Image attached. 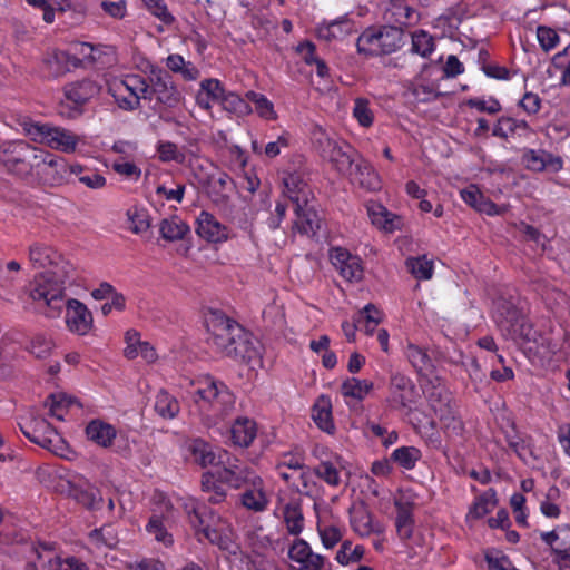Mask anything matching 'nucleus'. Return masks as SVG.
Wrapping results in <instances>:
<instances>
[{
  "mask_svg": "<svg viewBox=\"0 0 570 570\" xmlns=\"http://www.w3.org/2000/svg\"><path fill=\"white\" fill-rule=\"evenodd\" d=\"M29 261L33 268L43 272L30 283L28 297L46 317H59L63 309L66 283L73 272L72 265L55 248L42 243L30 245Z\"/></svg>",
  "mask_w": 570,
  "mask_h": 570,
  "instance_id": "1",
  "label": "nucleus"
},
{
  "mask_svg": "<svg viewBox=\"0 0 570 570\" xmlns=\"http://www.w3.org/2000/svg\"><path fill=\"white\" fill-rule=\"evenodd\" d=\"M191 385L194 402L207 426L219 424L234 412L235 395L224 382L207 375Z\"/></svg>",
  "mask_w": 570,
  "mask_h": 570,
  "instance_id": "2",
  "label": "nucleus"
},
{
  "mask_svg": "<svg viewBox=\"0 0 570 570\" xmlns=\"http://www.w3.org/2000/svg\"><path fill=\"white\" fill-rule=\"evenodd\" d=\"M43 151L24 140L6 141L0 145V163L8 174L31 185Z\"/></svg>",
  "mask_w": 570,
  "mask_h": 570,
  "instance_id": "3",
  "label": "nucleus"
},
{
  "mask_svg": "<svg viewBox=\"0 0 570 570\" xmlns=\"http://www.w3.org/2000/svg\"><path fill=\"white\" fill-rule=\"evenodd\" d=\"M185 511L189 523L205 539L220 548H226L229 540V525L214 511L204 504L189 500L185 503Z\"/></svg>",
  "mask_w": 570,
  "mask_h": 570,
  "instance_id": "4",
  "label": "nucleus"
},
{
  "mask_svg": "<svg viewBox=\"0 0 570 570\" xmlns=\"http://www.w3.org/2000/svg\"><path fill=\"white\" fill-rule=\"evenodd\" d=\"M21 126L24 135L31 140L61 153H73L80 141L79 136L62 127L33 122L29 119H24Z\"/></svg>",
  "mask_w": 570,
  "mask_h": 570,
  "instance_id": "5",
  "label": "nucleus"
},
{
  "mask_svg": "<svg viewBox=\"0 0 570 570\" xmlns=\"http://www.w3.org/2000/svg\"><path fill=\"white\" fill-rule=\"evenodd\" d=\"M403 43V31L392 26L371 27L357 38L356 47L361 55L381 56L397 51Z\"/></svg>",
  "mask_w": 570,
  "mask_h": 570,
  "instance_id": "6",
  "label": "nucleus"
},
{
  "mask_svg": "<svg viewBox=\"0 0 570 570\" xmlns=\"http://www.w3.org/2000/svg\"><path fill=\"white\" fill-rule=\"evenodd\" d=\"M312 139L321 157L341 174H346L360 156L347 142L336 139L322 128L314 129Z\"/></svg>",
  "mask_w": 570,
  "mask_h": 570,
  "instance_id": "7",
  "label": "nucleus"
},
{
  "mask_svg": "<svg viewBox=\"0 0 570 570\" xmlns=\"http://www.w3.org/2000/svg\"><path fill=\"white\" fill-rule=\"evenodd\" d=\"M108 92L119 109L129 112L140 108L141 99L150 100V85L139 75L115 79L109 83Z\"/></svg>",
  "mask_w": 570,
  "mask_h": 570,
  "instance_id": "8",
  "label": "nucleus"
},
{
  "mask_svg": "<svg viewBox=\"0 0 570 570\" xmlns=\"http://www.w3.org/2000/svg\"><path fill=\"white\" fill-rule=\"evenodd\" d=\"M19 425L23 435L41 448L56 454H60L65 449L66 443L61 435L40 415L31 412L30 417Z\"/></svg>",
  "mask_w": 570,
  "mask_h": 570,
  "instance_id": "9",
  "label": "nucleus"
},
{
  "mask_svg": "<svg viewBox=\"0 0 570 570\" xmlns=\"http://www.w3.org/2000/svg\"><path fill=\"white\" fill-rule=\"evenodd\" d=\"M208 331L207 343L217 353L226 356L235 337L242 334V326L220 312H212L206 318Z\"/></svg>",
  "mask_w": 570,
  "mask_h": 570,
  "instance_id": "10",
  "label": "nucleus"
},
{
  "mask_svg": "<svg viewBox=\"0 0 570 570\" xmlns=\"http://www.w3.org/2000/svg\"><path fill=\"white\" fill-rule=\"evenodd\" d=\"M70 176V166L61 157L45 150L31 185L60 186Z\"/></svg>",
  "mask_w": 570,
  "mask_h": 570,
  "instance_id": "11",
  "label": "nucleus"
},
{
  "mask_svg": "<svg viewBox=\"0 0 570 570\" xmlns=\"http://www.w3.org/2000/svg\"><path fill=\"white\" fill-rule=\"evenodd\" d=\"M222 469L218 471L220 482L228 484L234 489H242L258 476L247 465L242 464L240 460L226 451V455L220 460Z\"/></svg>",
  "mask_w": 570,
  "mask_h": 570,
  "instance_id": "12",
  "label": "nucleus"
},
{
  "mask_svg": "<svg viewBox=\"0 0 570 570\" xmlns=\"http://www.w3.org/2000/svg\"><path fill=\"white\" fill-rule=\"evenodd\" d=\"M287 554L295 570H323L326 563V558L314 552L304 539H295Z\"/></svg>",
  "mask_w": 570,
  "mask_h": 570,
  "instance_id": "13",
  "label": "nucleus"
},
{
  "mask_svg": "<svg viewBox=\"0 0 570 570\" xmlns=\"http://www.w3.org/2000/svg\"><path fill=\"white\" fill-rule=\"evenodd\" d=\"M384 20L402 27L417 23L421 14L416 7V0H389L384 9Z\"/></svg>",
  "mask_w": 570,
  "mask_h": 570,
  "instance_id": "14",
  "label": "nucleus"
},
{
  "mask_svg": "<svg viewBox=\"0 0 570 570\" xmlns=\"http://www.w3.org/2000/svg\"><path fill=\"white\" fill-rule=\"evenodd\" d=\"M330 258L340 273V275L348 282H358L363 277L362 261L358 256L352 255L342 247H335L330 253Z\"/></svg>",
  "mask_w": 570,
  "mask_h": 570,
  "instance_id": "15",
  "label": "nucleus"
},
{
  "mask_svg": "<svg viewBox=\"0 0 570 570\" xmlns=\"http://www.w3.org/2000/svg\"><path fill=\"white\" fill-rule=\"evenodd\" d=\"M66 301V297L63 298ZM66 306V325L68 330L78 335H86L92 327V315L85 304L78 299L63 302Z\"/></svg>",
  "mask_w": 570,
  "mask_h": 570,
  "instance_id": "16",
  "label": "nucleus"
},
{
  "mask_svg": "<svg viewBox=\"0 0 570 570\" xmlns=\"http://www.w3.org/2000/svg\"><path fill=\"white\" fill-rule=\"evenodd\" d=\"M350 524L353 531L362 538L381 534L384 527L376 521L364 503H354L348 510Z\"/></svg>",
  "mask_w": 570,
  "mask_h": 570,
  "instance_id": "17",
  "label": "nucleus"
},
{
  "mask_svg": "<svg viewBox=\"0 0 570 570\" xmlns=\"http://www.w3.org/2000/svg\"><path fill=\"white\" fill-rule=\"evenodd\" d=\"M186 450L193 462L202 468L219 465L220 460L226 455V450L214 446L199 438L189 440L186 443Z\"/></svg>",
  "mask_w": 570,
  "mask_h": 570,
  "instance_id": "18",
  "label": "nucleus"
},
{
  "mask_svg": "<svg viewBox=\"0 0 570 570\" xmlns=\"http://www.w3.org/2000/svg\"><path fill=\"white\" fill-rule=\"evenodd\" d=\"M284 194L294 204L302 206L312 203L313 193L305 180L304 173L285 171L282 177Z\"/></svg>",
  "mask_w": 570,
  "mask_h": 570,
  "instance_id": "19",
  "label": "nucleus"
},
{
  "mask_svg": "<svg viewBox=\"0 0 570 570\" xmlns=\"http://www.w3.org/2000/svg\"><path fill=\"white\" fill-rule=\"evenodd\" d=\"M320 458V463L314 468V474L324 481L328 487L338 488L344 483L343 472L345 461L337 454H325Z\"/></svg>",
  "mask_w": 570,
  "mask_h": 570,
  "instance_id": "20",
  "label": "nucleus"
},
{
  "mask_svg": "<svg viewBox=\"0 0 570 570\" xmlns=\"http://www.w3.org/2000/svg\"><path fill=\"white\" fill-rule=\"evenodd\" d=\"M226 356L246 363L257 362L261 358V345L250 333L242 327V334L235 337Z\"/></svg>",
  "mask_w": 570,
  "mask_h": 570,
  "instance_id": "21",
  "label": "nucleus"
},
{
  "mask_svg": "<svg viewBox=\"0 0 570 570\" xmlns=\"http://www.w3.org/2000/svg\"><path fill=\"white\" fill-rule=\"evenodd\" d=\"M243 488L244 491L239 494L240 504L249 511L264 512L269 504V498L265 491L263 479L259 475L253 478Z\"/></svg>",
  "mask_w": 570,
  "mask_h": 570,
  "instance_id": "22",
  "label": "nucleus"
},
{
  "mask_svg": "<svg viewBox=\"0 0 570 570\" xmlns=\"http://www.w3.org/2000/svg\"><path fill=\"white\" fill-rule=\"evenodd\" d=\"M345 175H348L350 180L358 187L375 191L381 188V179L374 168L368 161L361 156H357L356 161Z\"/></svg>",
  "mask_w": 570,
  "mask_h": 570,
  "instance_id": "23",
  "label": "nucleus"
},
{
  "mask_svg": "<svg viewBox=\"0 0 570 570\" xmlns=\"http://www.w3.org/2000/svg\"><path fill=\"white\" fill-rule=\"evenodd\" d=\"M169 108L176 107L183 99L180 91L175 86L171 77L166 72H159L150 86V97Z\"/></svg>",
  "mask_w": 570,
  "mask_h": 570,
  "instance_id": "24",
  "label": "nucleus"
},
{
  "mask_svg": "<svg viewBox=\"0 0 570 570\" xmlns=\"http://www.w3.org/2000/svg\"><path fill=\"white\" fill-rule=\"evenodd\" d=\"M196 233L210 243H222L228 238V229L214 215L203 210L197 218Z\"/></svg>",
  "mask_w": 570,
  "mask_h": 570,
  "instance_id": "25",
  "label": "nucleus"
},
{
  "mask_svg": "<svg viewBox=\"0 0 570 570\" xmlns=\"http://www.w3.org/2000/svg\"><path fill=\"white\" fill-rule=\"evenodd\" d=\"M390 393V401L393 406L405 407L413 402L415 387L407 376L395 373L391 376Z\"/></svg>",
  "mask_w": 570,
  "mask_h": 570,
  "instance_id": "26",
  "label": "nucleus"
},
{
  "mask_svg": "<svg viewBox=\"0 0 570 570\" xmlns=\"http://www.w3.org/2000/svg\"><path fill=\"white\" fill-rule=\"evenodd\" d=\"M524 315L511 302L500 298L494 303V321L505 336Z\"/></svg>",
  "mask_w": 570,
  "mask_h": 570,
  "instance_id": "27",
  "label": "nucleus"
},
{
  "mask_svg": "<svg viewBox=\"0 0 570 570\" xmlns=\"http://www.w3.org/2000/svg\"><path fill=\"white\" fill-rule=\"evenodd\" d=\"M99 91L100 86L97 82L90 79H83L66 86L65 98L67 102L76 106H82L96 97Z\"/></svg>",
  "mask_w": 570,
  "mask_h": 570,
  "instance_id": "28",
  "label": "nucleus"
},
{
  "mask_svg": "<svg viewBox=\"0 0 570 570\" xmlns=\"http://www.w3.org/2000/svg\"><path fill=\"white\" fill-rule=\"evenodd\" d=\"M296 218L294 220V229L304 235H315L321 227V219L315 212L313 205L308 203L305 206L294 205Z\"/></svg>",
  "mask_w": 570,
  "mask_h": 570,
  "instance_id": "29",
  "label": "nucleus"
},
{
  "mask_svg": "<svg viewBox=\"0 0 570 570\" xmlns=\"http://www.w3.org/2000/svg\"><path fill=\"white\" fill-rule=\"evenodd\" d=\"M353 31L354 22L347 16H342L330 22H323L316 29L318 38L325 41L343 39Z\"/></svg>",
  "mask_w": 570,
  "mask_h": 570,
  "instance_id": "30",
  "label": "nucleus"
},
{
  "mask_svg": "<svg viewBox=\"0 0 570 570\" xmlns=\"http://www.w3.org/2000/svg\"><path fill=\"white\" fill-rule=\"evenodd\" d=\"M461 198L475 210L489 216L501 215L503 213V209L499 208L492 200L484 197L475 185H470L465 189H462Z\"/></svg>",
  "mask_w": 570,
  "mask_h": 570,
  "instance_id": "31",
  "label": "nucleus"
},
{
  "mask_svg": "<svg viewBox=\"0 0 570 570\" xmlns=\"http://www.w3.org/2000/svg\"><path fill=\"white\" fill-rule=\"evenodd\" d=\"M367 214L373 225L392 233L402 225V219L395 214L389 212L382 204L371 202L367 204Z\"/></svg>",
  "mask_w": 570,
  "mask_h": 570,
  "instance_id": "32",
  "label": "nucleus"
},
{
  "mask_svg": "<svg viewBox=\"0 0 570 570\" xmlns=\"http://www.w3.org/2000/svg\"><path fill=\"white\" fill-rule=\"evenodd\" d=\"M81 52L92 62L99 63L102 68H109L118 62L117 48L111 45H91L83 42Z\"/></svg>",
  "mask_w": 570,
  "mask_h": 570,
  "instance_id": "33",
  "label": "nucleus"
},
{
  "mask_svg": "<svg viewBox=\"0 0 570 570\" xmlns=\"http://www.w3.org/2000/svg\"><path fill=\"white\" fill-rule=\"evenodd\" d=\"M87 438L101 448H110L117 436L114 425L101 420H92L86 428Z\"/></svg>",
  "mask_w": 570,
  "mask_h": 570,
  "instance_id": "34",
  "label": "nucleus"
},
{
  "mask_svg": "<svg viewBox=\"0 0 570 570\" xmlns=\"http://www.w3.org/2000/svg\"><path fill=\"white\" fill-rule=\"evenodd\" d=\"M45 63L53 77H59L77 68L80 59L63 50H53L47 55Z\"/></svg>",
  "mask_w": 570,
  "mask_h": 570,
  "instance_id": "35",
  "label": "nucleus"
},
{
  "mask_svg": "<svg viewBox=\"0 0 570 570\" xmlns=\"http://www.w3.org/2000/svg\"><path fill=\"white\" fill-rule=\"evenodd\" d=\"M395 507L397 510L395 519L397 535L402 540H407L411 538L413 532V504L404 495H401L395 499Z\"/></svg>",
  "mask_w": 570,
  "mask_h": 570,
  "instance_id": "36",
  "label": "nucleus"
},
{
  "mask_svg": "<svg viewBox=\"0 0 570 570\" xmlns=\"http://www.w3.org/2000/svg\"><path fill=\"white\" fill-rule=\"evenodd\" d=\"M312 419L322 431L333 434L335 424L332 416V402L328 396L321 395L312 407Z\"/></svg>",
  "mask_w": 570,
  "mask_h": 570,
  "instance_id": "37",
  "label": "nucleus"
},
{
  "mask_svg": "<svg viewBox=\"0 0 570 570\" xmlns=\"http://www.w3.org/2000/svg\"><path fill=\"white\" fill-rule=\"evenodd\" d=\"M256 423L248 417H238L230 428V439L233 444L247 448L256 438Z\"/></svg>",
  "mask_w": 570,
  "mask_h": 570,
  "instance_id": "38",
  "label": "nucleus"
},
{
  "mask_svg": "<svg viewBox=\"0 0 570 570\" xmlns=\"http://www.w3.org/2000/svg\"><path fill=\"white\" fill-rule=\"evenodd\" d=\"M541 540L548 544L552 554H560L570 552V527L559 525L552 531L542 532L540 534Z\"/></svg>",
  "mask_w": 570,
  "mask_h": 570,
  "instance_id": "39",
  "label": "nucleus"
},
{
  "mask_svg": "<svg viewBox=\"0 0 570 570\" xmlns=\"http://www.w3.org/2000/svg\"><path fill=\"white\" fill-rule=\"evenodd\" d=\"M505 337L520 344L527 351V347H530V345L541 337V333L534 330L532 324L523 316L520 322L512 327V331L507 333Z\"/></svg>",
  "mask_w": 570,
  "mask_h": 570,
  "instance_id": "40",
  "label": "nucleus"
},
{
  "mask_svg": "<svg viewBox=\"0 0 570 570\" xmlns=\"http://www.w3.org/2000/svg\"><path fill=\"white\" fill-rule=\"evenodd\" d=\"M529 132H531V129L525 120L501 117L498 119L492 134L505 139L513 135L527 136Z\"/></svg>",
  "mask_w": 570,
  "mask_h": 570,
  "instance_id": "41",
  "label": "nucleus"
},
{
  "mask_svg": "<svg viewBox=\"0 0 570 570\" xmlns=\"http://www.w3.org/2000/svg\"><path fill=\"white\" fill-rule=\"evenodd\" d=\"M404 353L417 373L428 375L433 371V362L424 347L407 343Z\"/></svg>",
  "mask_w": 570,
  "mask_h": 570,
  "instance_id": "42",
  "label": "nucleus"
},
{
  "mask_svg": "<svg viewBox=\"0 0 570 570\" xmlns=\"http://www.w3.org/2000/svg\"><path fill=\"white\" fill-rule=\"evenodd\" d=\"M80 407V403L72 396L65 393L50 394L45 401V407L49 409V415L57 420H63L67 411L72 407Z\"/></svg>",
  "mask_w": 570,
  "mask_h": 570,
  "instance_id": "43",
  "label": "nucleus"
},
{
  "mask_svg": "<svg viewBox=\"0 0 570 570\" xmlns=\"http://www.w3.org/2000/svg\"><path fill=\"white\" fill-rule=\"evenodd\" d=\"M559 342L549 333H541L535 343L527 347V352L537 356L541 362L551 361L559 351Z\"/></svg>",
  "mask_w": 570,
  "mask_h": 570,
  "instance_id": "44",
  "label": "nucleus"
},
{
  "mask_svg": "<svg viewBox=\"0 0 570 570\" xmlns=\"http://www.w3.org/2000/svg\"><path fill=\"white\" fill-rule=\"evenodd\" d=\"M373 390V382L357 377H347L341 384V394L344 399L364 400Z\"/></svg>",
  "mask_w": 570,
  "mask_h": 570,
  "instance_id": "45",
  "label": "nucleus"
},
{
  "mask_svg": "<svg viewBox=\"0 0 570 570\" xmlns=\"http://www.w3.org/2000/svg\"><path fill=\"white\" fill-rule=\"evenodd\" d=\"M189 230V226L178 216L163 219L159 226L161 237L169 242L183 239Z\"/></svg>",
  "mask_w": 570,
  "mask_h": 570,
  "instance_id": "46",
  "label": "nucleus"
},
{
  "mask_svg": "<svg viewBox=\"0 0 570 570\" xmlns=\"http://www.w3.org/2000/svg\"><path fill=\"white\" fill-rule=\"evenodd\" d=\"M283 520L287 532L292 535H298L304 529V515L298 502H288L283 508Z\"/></svg>",
  "mask_w": 570,
  "mask_h": 570,
  "instance_id": "47",
  "label": "nucleus"
},
{
  "mask_svg": "<svg viewBox=\"0 0 570 570\" xmlns=\"http://www.w3.org/2000/svg\"><path fill=\"white\" fill-rule=\"evenodd\" d=\"M497 493L493 489H489L480 494L466 514L468 519H481L490 513L497 505Z\"/></svg>",
  "mask_w": 570,
  "mask_h": 570,
  "instance_id": "48",
  "label": "nucleus"
},
{
  "mask_svg": "<svg viewBox=\"0 0 570 570\" xmlns=\"http://www.w3.org/2000/svg\"><path fill=\"white\" fill-rule=\"evenodd\" d=\"M72 497L77 502L89 510H98L102 504V497L94 485L76 487L72 489Z\"/></svg>",
  "mask_w": 570,
  "mask_h": 570,
  "instance_id": "49",
  "label": "nucleus"
},
{
  "mask_svg": "<svg viewBox=\"0 0 570 570\" xmlns=\"http://www.w3.org/2000/svg\"><path fill=\"white\" fill-rule=\"evenodd\" d=\"M508 444L515 454L528 464L539 459L530 438H521L519 435L508 436Z\"/></svg>",
  "mask_w": 570,
  "mask_h": 570,
  "instance_id": "50",
  "label": "nucleus"
},
{
  "mask_svg": "<svg viewBox=\"0 0 570 570\" xmlns=\"http://www.w3.org/2000/svg\"><path fill=\"white\" fill-rule=\"evenodd\" d=\"M435 50L433 37L425 30H415L412 32L411 52L429 58Z\"/></svg>",
  "mask_w": 570,
  "mask_h": 570,
  "instance_id": "51",
  "label": "nucleus"
},
{
  "mask_svg": "<svg viewBox=\"0 0 570 570\" xmlns=\"http://www.w3.org/2000/svg\"><path fill=\"white\" fill-rule=\"evenodd\" d=\"M154 407L163 419H174L179 413L178 401L166 391L158 392Z\"/></svg>",
  "mask_w": 570,
  "mask_h": 570,
  "instance_id": "52",
  "label": "nucleus"
},
{
  "mask_svg": "<svg viewBox=\"0 0 570 570\" xmlns=\"http://www.w3.org/2000/svg\"><path fill=\"white\" fill-rule=\"evenodd\" d=\"M406 266L417 279L426 281L433 275V261L429 259L425 255L407 258Z\"/></svg>",
  "mask_w": 570,
  "mask_h": 570,
  "instance_id": "53",
  "label": "nucleus"
},
{
  "mask_svg": "<svg viewBox=\"0 0 570 570\" xmlns=\"http://www.w3.org/2000/svg\"><path fill=\"white\" fill-rule=\"evenodd\" d=\"M391 459L403 469L411 470L421 459V451L414 446H401L392 452Z\"/></svg>",
  "mask_w": 570,
  "mask_h": 570,
  "instance_id": "54",
  "label": "nucleus"
},
{
  "mask_svg": "<svg viewBox=\"0 0 570 570\" xmlns=\"http://www.w3.org/2000/svg\"><path fill=\"white\" fill-rule=\"evenodd\" d=\"M219 104L224 110L238 117L246 116L252 111L245 99L230 91L224 94Z\"/></svg>",
  "mask_w": 570,
  "mask_h": 570,
  "instance_id": "55",
  "label": "nucleus"
},
{
  "mask_svg": "<svg viewBox=\"0 0 570 570\" xmlns=\"http://www.w3.org/2000/svg\"><path fill=\"white\" fill-rule=\"evenodd\" d=\"M306 465L304 452L299 449L278 454L275 463V470H286V468H295L302 470Z\"/></svg>",
  "mask_w": 570,
  "mask_h": 570,
  "instance_id": "56",
  "label": "nucleus"
},
{
  "mask_svg": "<svg viewBox=\"0 0 570 570\" xmlns=\"http://www.w3.org/2000/svg\"><path fill=\"white\" fill-rule=\"evenodd\" d=\"M73 174L78 180L91 189H100L106 185V178L94 170L85 171L80 165L70 166V175Z\"/></svg>",
  "mask_w": 570,
  "mask_h": 570,
  "instance_id": "57",
  "label": "nucleus"
},
{
  "mask_svg": "<svg viewBox=\"0 0 570 570\" xmlns=\"http://www.w3.org/2000/svg\"><path fill=\"white\" fill-rule=\"evenodd\" d=\"M365 549L363 546L352 547L351 541H344L336 552V561L342 566L358 562L364 557Z\"/></svg>",
  "mask_w": 570,
  "mask_h": 570,
  "instance_id": "58",
  "label": "nucleus"
},
{
  "mask_svg": "<svg viewBox=\"0 0 570 570\" xmlns=\"http://www.w3.org/2000/svg\"><path fill=\"white\" fill-rule=\"evenodd\" d=\"M317 533L325 549H333L343 538L341 528L322 521L317 522Z\"/></svg>",
  "mask_w": 570,
  "mask_h": 570,
  "instance_id": "59",
  "label": "nucleus"
},
{
  "mask_svg": "<svg viewBox=\"0 0 570 570\" xmlns=\"http://www.w3.org/2000/svg\"><path fill=\"white\" fill-rule=\"evenodd\" d=\"M246 98L255 105V110L259 117L266 120L276 119L277 115L274 110L273 102L268 100L266 96L255 91H248Z\"/></svg>",
  "mask_w": 570,
  "mask_h": 570,
  "instance_id": "60",
  "label": "nucleus"
},
{
  "mask_svg": "<svg viewBox=\"0 0 570 570\" xmlns=\"http://www.w3.org/2000/svg\"><path fill=\"white\" fill-rule=\"evenodd\" d=\"M146 531L155 538L156 541L161 542L164 546L173 543V537L167 531L163 519L159 515H151L146 524Z\"/></svg>",
  "mask_w": 570,
  "mask_h": 570,
  "instance_id": "61",
  "label": "nucleus"
},
{
  "mask_svg": "<svg viewBox=\"0 0 570 570\" xmlns=\"http://www.w3.org/2000/svg\"><path fill=\"white\" fill-rule=\"evenodd\" d=\"M158 158L163 163L175 161L177 164H184L186 156L180 151L176 144L171 141H159L156 147Z\"/></svg>",
  "mask_w": 570,
  "mask_h": 570,
  "instance_id": "62",
  "label": "nucleus"
},
{
  "mask_svg": "<svg viewBox=\"0 0 570 570\" xmlns=\"http://www.w3.org/2000/svg\"><path fill=\"white\" fill-rule=\"evenodd\" d=\"M430 404L435 415L440 419V421L444 422L445 425H449L451 421L455 420L453 407L450 404V399L445 397H435L434 394L430 397Z\"/></svg>",
  "mask_w": 570,
  "mask_h": 570,
  "instance_id": "63",
  "label": "nucleus"
},
{
  "mask_svg": "<svg viewBox=\"0 0 570 570\" xmlns=\"http://www.w3.org/2000/svg\"><path fill=\"white\" fill-rule=\"evenodd\" d=\"M353 116L362 127L372 126L374 115L367 99L360 97L354 100Z\"/></svg>",
  "mask_w": 570,
  "mask_h": 570,
  "instance_id": "64",
  "label": "nucleus"
}]
</instances>
